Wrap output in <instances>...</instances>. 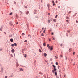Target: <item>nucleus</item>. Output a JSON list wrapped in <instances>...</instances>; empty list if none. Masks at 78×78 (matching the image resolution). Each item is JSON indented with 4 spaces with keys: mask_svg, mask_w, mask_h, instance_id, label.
Segmentation results:
<instances>
[{
    "mask_svg": "<svg viewBox=\"0 0 78 78\" xmlns=\"http://www.w3.org/2000/svg\"><path fill=\"white\" fill-rule=\"evenodd\" d=\"M69 52H70V51H72V50H71V49H70L69 50Z\"/></svg>",
    "mask_w": 78,
    "mask_h": 78,
    "instance_id": "nucleus-15",
    "label": "nucleus"
},
{
    "mask_svg": "<svg viewBox=\"0 0 78 78\" xmlns=\"http://www.w3.org/2000/svg\"><path fill=\"white\" fill-rule=\"evenodd\" d=\"M71 61H73V59H71Z\"/></svg>",
    "mask_w": 78,
    "mask_h": 78,
    "instance_id": "nucleus-53",
    "label": "nucleus"
},
{
    "mask_svg": "<svg viewBox=\"0 0 78 78\" xmlns=\"http://www.w3.org/2000/svg\"><path fill=\"white\" fill-rule=\"evenodd\" d=\"M49 46V45H48V44H47V47H49V46Z\"/></svg>",
    "mask_w": 78,
    "mask_h": 78,
    "instance_id": "nucleus-44",
    "label": "nucleus"
},
{
    "mask_svg": "<svg viewBox=\"0 0 78 78\" xmlns=\"http://www.w3.org/2000/svg\"><path fill=\"white\" fill-rule=\"evenodd\" d=\"M55 76H57V72H55Z\"/></svg>",
    "mask_w": 78,
    "mask_h": 78,
    "instance_id": "nucleus-7",
    "label": "nucleus"
},
{
    "mask_svg": "<svg viewBox=\"0 0 78 78\" xmlns=\"http://www.w3.org/2000/svg\"><path fill=\"white\" fill-rule=\"evenodd\" d=\"M53 67H54V70L55 71L56 70V66H55L54 65H52Z\"/></svg>",
    "mask_w": 78,
    "mask_h": 78,
    "instance_id": "nucleus-2",
    "label": "nucleus"
},
{
    "mask_svg": "<svg viewBox=\"0 0 78 78\" xmlns=\"http://www.w3.org/2000/svg\"><path fill=\"white\" fill-rule=\"evenodd\" d=\"M51 34H52V35H53V34H54L52 32V33H51Z\"/></svg>",
    "mask_w": 78,
    "mask_h": 78,
    "instance_id": "nucleus-35",
    "label": "nucleus"
},
{
    "mask_svg": "<svg viewBox=\"0 0 78 78\" xmlns=\"http://www.w3.org/2000/svg\"><path fill=\"white\" fill-rule=\"evenodd\" d=\"M14 45H15V47H16L17 46V44H16V43H14Z\"/></svg>",
    "mask_w": 78,
    "mask_h": 78,
    "instance_id": "nucleus-13",
    "label": "nucleus"
},
{
    "mask_svg": "<svg viewBox=\"0 0 78 78\" xmlns=\"http://www.w3.org/2000/svg\"><path fill=\"white\" fill-rule=\"evenodd\" d=\"M47 54L45 53H44V56H45V57H46L47 56Z\"/></svg>",
    "mask_w": 78,
    "mask_h": 78,
    "instance_id": "nucleus-4",
    "label": "nucleus"
},
{
    "mask_svg": "<svg viewBox=\"0 0 78 78\" xmlns=\"http://www.w3.org/2000/svg\"><path fill=\"white\" fill-rule=\"evenodd\" d=\"M53 21H54L55 22H56V20L54 19L53 20Z\"/></svg>",
    "mask_w": 78,
    "mask_h": 78,
    "instance_id": "nucleus-29",
    "label": "nucleus"
},
{
    "mask_svg": "<svg viewBox=\"0 0 78 78\" xmlns=\"http://www.w3.org/2000/svg\"><path fill=\"white\" fill-rule=\"evenodd\" d=\"M66 19H68V17H67L66 18Z\"/></svg>",
    "mask_w": 78,
    "mask_h": 78,
    "instance_id": "nucleus-60",
    "label": "nucleus"
},
{
    "mask_svg": "<svg viewBox=\"0 0 78 78\" xmlns=\"http://www.w3.org/2000/svg\"><path fill=\"white\" fill-rule=\"evenodd\" d=\"M48 23H50V20H48Z\"/></svg>",
    "mask_w": 78,
    "mask_h": 78,
    "instance_id": "nucleus-8",
    "label": "nucleus"
},
{
    "mask_svg": "<svg viewBox=\"0 0 78 78\" xmlns=\"http://www.w3.org/2000/svg\"><path fill=\"white\" fill-rule=\"evenodd\" d=\"M20 71H23V69L22 68H20Z\"/></svg>",
    "mask_w": 78,
    "mask_h": 78,
    "instance_id": "nucleus-9",
    "label": "nucleus"
},
{
    "mask_svg": "<svg viewBox=\"0 0 78 78\" xmlns=\"http://www.w3.org/2000/svg\"><path fill=\"white\" fill-rule=\"evenodd\" d=\"M25 35V34L24 33H23L22 34V35Z\"/></svg>",
    "mask_w": 78,
    "mask_h": 78,
    "instance_id": "nucleus-40",
    "label": "nucleus"
},
{
    "mask_svg": "<svg viewBox=\"0 0 78 78\" xmlns=\"http://www.w3.org/2000/svg\"><path fill=\"white\" fill-rule=\"evenodd\" d=\"M27 42V40H25V41H24V42Z\"/></svg>",
    "mask_w": 78,
    "mask_h": 78,
    "instance_id": "nucleus-33",
    "label": "nucleus"
},
{
    "mask_svg": "<svg viewBox=\"0 0 78 78\" xmlns=\"http://www.w3.org/2000/svg\"><path fill=\"white\" fill-rule=\"evenodd\" d=\"M55 3H58V1H56V2H55Z\"/></svg>",
    "mask_w": 78,
    "mask_h": 78,
    "instance_id": "nucleus-34",
    "label": "nucleus"
},
{
    "mask_svg": "<svg viewBox=\"0 0 78 78\" xmlns=\"http://www.w3.org/2000/svg\"><path fill=\"white\" fill-rule=\"evenodd\" d=\"M52 40H55V38H53V37H52Z\"/></svg>",
    "mask_w": 78,
    "mask_h": 78,
    "instance_id": "nucleus-23",
    "label": "nucleus"
},
{
    "mask_svg": "<svg viewBox=\"0 0 78 78\" xmlns=\"http://www.w3.org/2000/svg\"><path fill=\"white\" fill-rule=\"evenodd\" d=\"M62 44H60V46H62Z\"/></svg>",
    "mask_w": 78,
    "mask_h": 78,
    "instance_id": "nucleus-49",
    "label": "nucleus"
},
{
    "mask_svg": "<svg viewBox=\"0 0 78 78\" xmlns=\"http://www.w3.org/2000/svg\"><path fill=\"white\" fill-rule=\"evenodd\" d=\"M51 2L52 3H55V2L53 1H51Z\"/></svg>",
    "mask_w": 78,
    "mask_h": 78,
    "instance_id": "nucleus-22",
    "label": "nucleus"
},
{
    "mask_svg": "<svg viewBox=\"0 0 78 78\" xmlns=\"http://www.w3.org/2000/svg\"><path fill=\"white\" fill-rule=\"evenodd\" d=\"M16 24H18V23H16Z\"/></svg>",
    "mask_w": 78,
    "mask_h": 78,
    "instance_id": "nucleus-58",
    "label": "nucleus"
},
{
    "mask_svg": "<svg viewBox=\"0 0 78 78\" xmlns=\"http://www.w3.org/2000/svg\"><path fill=\"white\" fill-rule=\"evenodd\" d=\"M56 65H58V62H56L55 63Z\"/></svg>",
    "mask_w": 78,
    "mask_h": 78,
    "instance_id": "nucleus-18",
    "label": "nucleus"
},
{
    "mask_svg": "<svg viewBox=\"0 0 78 78\" xmlns=\"http://www.w3.org/2000/svg\"><path fill=\"white\" fill-rule=\"evenodd\" d=\"M55 70H52V73H54V72H55Z\"/></svg>",
    "mask_w": 78,
    "mask_h": 78,
    "instance_id": "nucleus-19",
    "label": "nucleus"
},
{
    "mask_svg": "<svg viewBox=\"0 0 78 78\" xmlns=\"http://www.w3.org/2000/svg\"><path fill=\"white\" fill-rule=\"evenodd\" d=\"M48 16H50V13H48Z\"/></svg>",
    "mask_w": 78,
    "mask_h": 78,
    "instance_id": "nucleus-32",
    "label": "nucleus"
},
{
    "mask_svg": "<svg viewBox=\"0 0 78 78\" xmlns=\"http://www.w3.org/2000/svg\"><path fill=\"white\" fill-rule=\"evenodd\" d=\"M48 6H50V4H48Z\"/></svg>",
    "mask_w": 78,
    "mask_h": 78,
    "instance_id": "nucleus-45",
    "label": "nucleus"
},
{
    "mask_svg": "<svg viewBox=\"0 0 78 78\" xmlns=\"http://www.w3.org/2000/svg\"><path fill=\"white\" fill-rule=\"evenodd\" d=\"M59 67H60V66H58V69H59Z\"/></svg>",
    "mask_w": 78,
    "mask_h": 78,
    "instance_id": "nucleus-42",
    "label": "nucleus"
},
{
    "mask_svg": "<svg viewBox=\"0 0 78 78\" xmlns=\"http://www.w3.org/2000/svg\"><path fill=\"white\" fill-rule=\"evenodd\" d=\"M35 14V13H34V14Z\"/></svg>",
    "mask_w": 78,
    "mask_h": 78,
    "instance_id": "nucleus-62",
    "label": "nucleus"
},
{
    "mask_svg": "<svg viewBox=\"0 0 78 78\" xmlns=\"http://www.w3.org/2000/svg\"><path fill=\"white\" fill-rule=\"evenodd\" d=\"M55 3H53V5L55 6Z\"/></svg>",
    "mask_w": 78,
    "mask_h": 78,
    "instance_id": "nucleus-30",
    "label": "nucleus"
},
{
    "mask_svg": "<svg viewBox=\"0 0 78 78\" xmlns=\"http://www.w3.org/2000/svg\"><path fill=\"white\" fill-rule=\"evenodd\" d=\"M36 77V78H37V77Z\"/></svg>",
    "mask_w": 78,
    "mask_h": 78,
    "instance_id": "nucleus-61",
    "label": "nucleus"
},
{
    "mask_svg": "<svg viewBox=\"0 0 78 78\" xmlns=\"http://www.w3.org/2000/svg\"><path fill=\"white\" fill-rule=\"evenodd\" d=\"M48 10H50V7L49 6H48Z\"/></svg>",
    "mask_w": 78,
    "mask_h": 78,
    "instance_id": "nucleus-12",
    "label": "nucleus"
},
{
    "mask_svg": "<svg viewBox=\"0 0 78 78\" xmlns=\"http://www.w3.org/2000/svg\"><path fill=\"white\" fill-rule=\"evenodd\" d=\"M12 47H14V44H11Z\"/></svg>",
    "mask_w": 78,
    "mask_h": 78,
    "instance_id": "nucleus-11",
    "label": "nucleus"
},
{
    "mask_svg": "<svg viewBox=\"0 0 78 78\" xmlns=\"http://www.w3.org/2000/svg\"><path fill=\"white\" fill-rule=\"evenodd\" d=\"M45 30H44V31H43V33H45Z\"/></svg>",
    "mask_w": 78,
    "mask_h": 78,
    "instance_id": "nucleus-37",
    "label": "nucleus"
},
{
    "mask_svg": "<svg viewBox=\"0 0 78 78\" xmlns=\"http://www.w3.org/2000/svg\"><path fill=\"white\" fill-rule=\"evenodd\" d=\"M62 55H61V57H62Z\"/></svg>",
    "mask_w": 78,
    "mask_h": 78,
    "instance_id": "nucleus-52",
    "label": "nucleus"
},
{
    "mask_svg": "<svg viewBox=\"0 0 78 78\" xmlns=\"http://www.w3.org/2000/svg\"><path fill=\"white\" fill-rule=\"evenodd\" d=\"M66 22H68L69 21V20H66Z\"/></svg>",
    "mask_w": 78,
    "mask_h": 78,
    "instance_id": "nucleus-48",
    "label": "nucleus"
},
{
    "mask_svg": "<svg viewBox=\"0 0 78 78\" xmlns=\"http://www.w3.org/2000/svg\"><path fill=\"white\" fill-rule=\"evenodd\" d=\"M50 61H52V58H51L50 59Z\"/></svg>",
    "mask_w": 78,
    "mask_h": 78,
    "instance_id": "nucleus-47",
    "label": "nucleus"
},
{
    "mask_svg": "<svg viewBox=\"0 0 78 78\" xmlns=\"http://www.w3.org/2000/svg\"><path fill=\"white\" fill-rule=\"evenodd\" d=\"M42 30H44V28H42Z\"/></svg>",
    "mask_w": 78,
    "mask_h": 78,
    "instance_id": "nucleus-59",
    "label": "nucleus"
},
{
    "mask_svg": "<svg viewBox=\"0 0 78 78\" xmlns=\"http://www.w3.org/2000/svg\"><path fill=\"white\" fill-rule=\"evenodd\" d=\"M66 60H67V57H66Z\"/></svg>",
    "mask_w": 78,
    "mask_h": 78,
    "instance_id": "nucleus-28",
    "label": "nucleus"
},
{
    "mask_svg": "<svg viewBox=\"0 0 78 78\" xmlns=\"http://www.w3.org/2000/svg\"><path fill=\"white\" fill-rule=\"evenodd\" d=\"M13 76H11L10 77H12Z\"/></svg>",
    "mask_w": 78,
    "mask_h": 78,
    "instance_id": "nucleus-51",
    "label": "nucleus"
},
{
    "mask_svg": "<svg viewBox=\"0 0 78 78\" xmlns=\"http://www.w3.org/2000/svg\"><path fill=\"white\" fill-rule=\"evenodd\" d=\"M57 17H58V15H56L55 16V18H57Z\"/></svg>",
    "mask_w": 78,
    "mask_h": 78,
    "instance_id": "nucleus-24",
    "label": "nucleus"
},
{
    "mask_svg": "<svg viewBox=\"0 0 78 78\" xmlns=\"http://www.w3.org/2000/svg\"><path fill=\"white\" fill-rule=\"evenodd\" d=\"M58 58V57H56V56H55V58L56 59H57Z\"/></svg>",
    "mask_w": 78,
    "mask_h": 78,
    "instance_id": "nucleus-43",
    "label": "nucleus"
},
{
    "mask_svg": "<svg viewBox=\"0 0 78 78\" xmlns=\"http://www.w3.org/2000/svg\"><path fill=\"white\" fill-rule=\"evenodd\" d=\"M29 13V12L28 11H27L26 12V14H28Z\"/></svg>",
    "mask_w": 78,
    "mask_h": 78,
    "instance_id": "nucleus-10",
    "label": "nucleus"
},
{
    "mask_svg": "<svg viewBox=\"0 0 78 78\" xmlns=\"http://www.w3.org/2000/svg\"><path fill=\"white\" fill-rule=\"evenodd\" d=\"M41 2H42V1H41Z\"/></svg>",
    "mask_w": 78,
    "mask_h": 78,
    "instance_id": "nucleus-63",
    "label": "nucleus"
},
{
    "mask_svg": "<svg viewBox=\"0 0 78 78\" xmlns=\"http://www.w3.org/2000/svg\"><path fill=\"white\" fill-rule=\"evenodd\" d=\"M0 30H1L2 31V27H1L0 29Z\"/></svg>",
    "mask_w": 78,
    "mask_h": 78,
    "instance_id": "nucleus-39",
    "label": "nucleus"
},
{
    "mask_svg": "<svg viewBox=\"0 0 78 78\" xmlns=\"http://www.w3.org/2000/svg\"><path fill=\"white\" fill-rule=\"evenodd\" d=\"M28 36H29V37H30V38H31V35H30V34H29V35H28Z\"/></svg>",
    "mask_w": 78,
    "mask_h": 78,
    "instance_id": "nucleus-16",
    "label": "nucleus"
},
{
    "mask_svg": "<svg viewBox=\"0 0 78 78\" xmlns=\"http://www.w3.org/2000/svg\"><path fill=\"white\" fill-rule=\"evenodd\" d=\"M13 39L11 38L10 39V41H11V42H13Z\"/></svg>",
    "mask_w": 78,
    "mask_h": 78,
    "instance_id": "nucleus-5",
    "label": "nucleus"
},
{
    "mask_svg": "<svg viewBox=\"0 0 78 78\" xmlns=\"http://www.w3.org/2000/svg\"><path fill=\"white\" fill-rule=\"evenodd\" d=\"M58 8H60V6H59L58 7Z\"/></svg>",
    "mask_w": 78,
    "mask_h": 78,
    "instance_id": "nucleus-55",
    "label": "nucleus"
},
{
    "mask_svg": "<svg viewBox=\"0 0 78 78\" xmlns=\"http://www.w3.org/2000/svg\"><path fill=\"white\" fill-rule=\"evenodd\" d=\"M39 73L41 75H42V73H41V72H39Z\"/></svg>",
    "mask_w": 78,
    "mask_h": 78,
    "instance_id": "nucleus-21",
    "label": "nucleus"
},
{
    "mask_svg": "<svg viewBox=\"0 0 78 78\" xmlns=\"http://www.w3.org/2000/svg\"><path fill=\"white\" fill-rule=\"evenodd\" d=\"M16 67H17L18 66H19V64H18V63H17H17L16 65Z\"/></svg>",
    "mask_w": 78,
    "mask_h": 78,
    "instance_id": "nucleus-6",
    "label": "nucleus"
},
{
    "mask_svg": "<svg viewBox=\"0 0 78 78\" xmlns=\"http://www.w3.org/2000/svg\"><path fill=\"white\" fill-rule=\"evenodd\" d=\"M5 78H8V77H7V76H5Z\"/></svg>",
    "mask_w": 78,
    "mask_h": 78,
    "instance_id": "nucleus-50",
    "label": "nucleus"
},
{
    "mask_svg": "<svg viewBox=\"0 0 78 78\" xmlns=\"http://www.w3.org/2000/svg\"><path fill=\"white\" fill-rule=\"evenodd\" d=\"M11 51L12 53H14V51H15L14 50V49H12L11 50Z\"/></svg>",
    "mask_w": 78,
    "mask_h": 78,
    "instance_id": "nucleus-3",
    "label": "nucleus"
},
{
    "mask_svg": "<svg viewBox=\"0 0 78 78\" xmlns=\"http://www.w3.org/2000/svg\"><path fill=\"white\" fill-rule=\"evenodd\" d=\"M25 58H26L27 57V54H25V56H24Z\"/></svg>",
    "mask_w": 78,
    "mask_h": 78,
    "instance_id": "nucleus-25",
    "label": "nucleus"
},
{
    "mask_svg": "<svg viewBox=\"0 0 78 78\" xmlns=\"http://www.w3.org/2000/svg\"><path fill=\"white\" fill-rule=\"evenodd\" d=\"M43 45L44 46H45V45H46V44L45 43H43Z\"/></svg>",
    "mask_w": 78,
    "mask_h": 78,
    "instance_id": "nucleus-17",
    "label": "nucleus"
},
{
    "mask_svg": "<svg viewBox=\"0 0 78 78\" xmlns=\"http://www.w3.org/2000/svg\"><path fill=\"white\" fill-rule=\"evenodd\" d=\"M41 36H44V34H43V33H42L41 34Z\"/></svg>",
    "mask_w": 78,
    "mask_h": 78,
    "instance_id": "nucleus-26",
    "label": "nucleus"
},
{
    "mask_svg": "<svg viewBox=\"0 0 78 78\" xmlns=\"http://www.w3.org/2000/svg\"><path fill=\"white\" fill-rule=\"evenodd\" d=\"M25 8H27V6H25Z\"/></svg>",
    "mask_w": 78,
    "mask_h": 78,
    "instance_id": "nucleus-41",
    "label": "nucleus"
},
{
    "mask_svg": "<svg viewBox=\"0 0 78 78\" xmlns=\"http://www.w3.org/2000/svg\"><path fill=\"white\" fill-rule=\"evenodd\" d=\"M4 33H5V34H6V32H4Z\"/></svg>",
    "mask_w": 78,
    "mask_h": 78,
    "instance_id": "nucleus-56",
    "label": "nucleus"
},
{
    "mask_svg": "<svg viewBox=\"0 0 78 78\" xmlns=\"http://www.w3.org/2000/svg\"><path fill=\"white\" fill-rule=\"evenodd\" d=\"M14 4H16V2H14Z\"/></svg>",
    "mask_w": 78,
    "mask_h": 78,
    "instance_id": "nucleus-38",
    "label": "nucleus"
},
{
    "mask_svg": "<svg viewBox=\"0 0 78 78\" xmlns=\"http://www.w3.org/2000/svg\"><path fill=\"white\" fill-rule=\"evenodd\" d=\"M39 52H40V53H41L42 52V51H41V50L40 49H39Z\"/></svg>",
    "mask_w": 78,
    "mask_h": 78,
    "instance_id": "nucleus-14",
    "label": "nucleus"
},
{
    "mask_svg": "<svg viewBox=\"0 0 78 78\" xmlns=\"http://www.w3.org/2000/svg\"><path fill=\"white\" fill-rule=\"evenodd\" d=\"M76 23H78V21L77 20H76Z\"/></svg>",
    "mask_w": 78,
    "mask_h": 78,
    "instance_id": "nucleus-46",
    "label": "nucleus"
},
{
    "mask_svg": "<svg viewBox=\"0 0 78 78\" xmlns=\"http://www.w3.org/2000/svg\"><path fill=\"white\" fill-rule=\"evenodd\" d=\"M75 14L76 15V14Z\"/></svg>",
    "mask_w": 78,
    "mask_h": 78,
    "instance_id": "nucleus-64",
    "label": "nucleus"
},
{
    "mask_svg": "<svg viewBox=\"0 0 78 78\" xmlns=\"http://www.w3.org/2000/svg\"><path fill=\"white\" fill-rule=\"evenodd\" d=\"M49 41H50H50H51V39H49Z\"/></svg>",
    "mask_w": 78,
    "mask_h": 78,
    "instance_id": "nucleus-36",
    "label": "nucleus"
},
{
    "mask_svg": "<svg viewBox=\"0 0 78 78\" xmlns=\"http://www.w3.org/2000/svg\"><path fill=\"white\" fill-rule=\"evenodd\" d=\"M12 12H10V13H9V15H12Z\"/></svg>",
    "mask_w": 78,
    "mask_h": 78,
    "instance_id": "nucleus-27",
    "label": "nucleus"
},
{
    "mask_svg": "<svg viewBox=\"0 0 78 78\" xmlns=\"http://www.w3.org/2000/svg\"><path fill=\"white\" fill-rule=\"evenodd\" d=\"M71 12H72L70 11V12H69L68 13L69 14H70V13H71Z\"/></svg>",
    "mask_w": 78,
    "mask_h": 78,
    "instance_id": "nucleus-31",
    "label": "nucleus"
},
{
    "mask_svg": "<svg viewBox=\"0 0 78 78\" xmlns=\"http://www.w3.org/2000/svg\"><path fill=\"white\" fill-rule=\"evenodd\" d=\"M73 55H75V52H73Z\"/></svg>",
    "mask_w": 78,
    "mask_h": 78,
    "instance_id": "nucleus-20",
    "label": "nucleus"
},
{
    "mask_svg": "<svg viewBox=\"0 0 78 78\" xmlns=\"http://www.w3.org/2000/svg\"><path fill=\"white\" fill-rule=\"evenodd\" d=\"M64 76L65 77V76H66V75H64Z\"/></svg>",
    "mask_w": 78,
    "mask_h": 78,
    "instance_id": "nucleus-57",
    "label": "nucleus"
},
{
    "mask_svg": "<svg viewBox=\"0 0 78 78\" xmlns=\"http://www.w3.org/2000/svg\"><path fill=\"white\" fill-rule=\"evenodd\" d=\"M48 48H49V49H50V51H51V50H53V47L52 46H49Z\"/></svg>",
    "mask_w": 78,
    "mask_h": 78,
    "instance_id": "nucleus-1",
    "label": "nucleus"
},
{
    "mask_svg": "<svg viewBox=\"0 0 78 78\" xmlns=\"http://www.w3.org/2000/svg\"><path fill=\"white\" fill-rule=\"evenodd\" d=\"M2 70H3V68H2Z\"/></svg>",
    "mask_w": 78,
    "mask_h": 78,
    "instance_id": "nucleus-54",
    "label": "nucleus"
}]
</instances>
